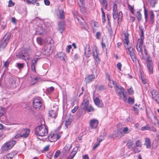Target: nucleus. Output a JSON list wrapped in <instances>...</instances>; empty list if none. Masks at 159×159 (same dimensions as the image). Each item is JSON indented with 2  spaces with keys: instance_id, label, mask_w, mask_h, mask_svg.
<instances>
[{
  "instance_id": "obj_1",
  "label": "nucleus",
  "mask_w": 159,
  "mask_h": 159,
  "mask_svg": "<svg viewBox=\"0 0 159 159\" xmlns=\"http://www.w3.org/2000/svg\"><path fill=\"white\" fill-rule=\"evenodd\" d=\"M48 129L44 125L37 126L35 129V134L39 136L43 137L48 134Z\"/></svg>"
},
{
  "instance_id": "obj_2",
  "label": "nucleus",
  "mask_w": 159,
  "mask_h": 159,
  "mask_svg": "<svg viewBox=\"0 0 159 159\" xmlns=\"http://www.w3.org/2000/svg\"><path fill=\"white\" fill-rule=\"evenodd\" d=\"M113 18L114 19L118 18V23L119 24V22L122 20V12L121 11H120L118 14V13L117 5L115 3L113 4Z\"/></svg>"
},
{
  "instance_id": "obj_3",
  "label": "nucleus",
  "mask_w": 159,
  "mask_h": 159,
  "mask_svg": "<svg viewBox=\"0 0 159 159\" xmlns=\"http://www.w3.org/2000/svg\"><path fill=\"white\" fill-rule=\"evenodd\" d=\"M140 31L141 34L140 35V38L138 39L137 43L136 46V48L138 52L143 54L142 46L143 43L144 33L143 29L141 30Z\"/></svg>"
},
{
  "instance_id": "obj_4",
  "label": "nucleus",
  "mask_w": 159,
  "mask_h": 159,
  "mask_svg": "<svg viewBox=\"0 0 159 159\" xmlns=\"http://www.w3.org/2000/svg\"><path fill=\"white\" fill-rule=\"evenodd\" d=\"M11 37L9 33H7L0 43V51L3 50L7 46Z\"/></svg>"
},
{
  "instance_id": "obj_5",
  "label": "nucleus",
  "mask_w": 159,
  "mask_h": 159,
  "mask_svg": "<svg viewBox=\"0 0 159 159\" xmlns=\"http://www.w3.org/2000/svg\"><path fill=\"white\" fill-rule=\"evenodd\" d=\"M16 143L14 140L10 141L4 143L2 146L1 150L2 151H7L10 149Z\"/></svg>"
},
{
  "instance_id": "obj_6",
  "label": "nucleus",
  "mask_w": 159,
  "mask_h": 159,
  "mask_svg": "<svg viewBox=\"0 0 159 159\" xmlns=\"http://www.w3.org/2000/svg\"><path fill=\"white\" fill-rule=\"evenodd\" d=\"M127 54L129 55L133 62L134 63H136L137 59L136 55L134 52V48L131 46H130L129 48L127 47Z\"/></svg>"
},
{
  "instance_id": "obj_7",
  "label": "nucleus",
  "mask_w": 159,
  "mask_h": 159,
  "mask_svg": "<svg viewBox=\"0 0 159 159\" xmlns=\"http://www.w3.org/2000/svg\"><path fill=\"white\" fill-rule=\"evenodd\" d=\"M53 51V49L50 45H48L45 46L43 50V53L45 55H50Z\"/></svg>"
},
{
  "instance_id": "obj_8",
  "label": "nucleus",
  "mask_w": 159,
  "mask_h": 159,
  "mask_svg": "<svg viewBox=\"0 0 159 159\" xmlns=\"http://www.w3.org/2000/svg\"><path fill=\"white\" fill-rule=\"evenodd\" d=\"M66 28V23L64 20H62L58 23L57 26L58 30L62 34L63 31Z\"/></svg>"
},
{
  "instance_id": "obj_9",
  "label": "nucleus",
  "mask_w": 159,
  "mask_h": 159,
  "mask_svg": "<svg viewBox=\"0 0 159 159\" xmlns=\"http://www.w3.org/2000/svg\"><path fill=\"white\" fill-rule=\"evenodd\" d=\"M42 105V101L38 98L34 99L33 102V106L34 108L39 109Z\"/></svg>"
},
{
  "instance_id": "obj_10",
  "label": "nucleus",
  "mask_w": 159,
  "mask_h": 159,
  "mask_svg": "<svg viewBox=\"0 0 159 159\" xmlns=\"http://www.w3.org/2000/svg\"><path fill=\"white\" fill-rule=\"evenodd\" d=\"M123 34L124 36V45L125 47H127L129 43V34L127 32H125Z\"/></svg>"
},
{
  "instance_id": "obj_11",
  "label": "nucleus",
  "mask_w": 159,
  "mask_h": 159,
  "mask_svg": "<svg viewBox=\"0 0 159 159\" xmlns=\"http://www.w3.org/2000/svg\"><path fill=\"white\" fill-rule=\"evenodd\" d=\"M56 56L57 58L60 59L62 61H67V57L65 53L63 52H58Z\"/></svg>"
},
{
  "instance_id": "obj_12",
  "label": "nucleus",
  "mask_w": 159,
  "mask_h": 159,
  "mask_svg": "<svg viewBox=\"0 0 159 159\" xmlns=\"http://www.w3.org/2000/svg\"><path fill=\"white\" fill-rule=\"evenodd\" d=\"M89 123L90 126L92 129H95L98 125V121L96 119H93L90 120Z\"/></svg>"
},
{
  "instance_id": "obj_13",
  "label": "nucleus",
  "mask_w": 159,
  "mask_h": 159,
  "mask_svg": "<svg viewBox=\"0 0 159 159\" xmlns=\"http://www.w3.org/2000/svg\"><path fill=\"white\" fill-rule=\"evenodd\" d=\"M122 136V132L120 131L119 130H117L115 131V133L114 134L110 135L108 138H113L114 137H120Z\"/></svg>"
},
{
  "instance_id": "obj_14",
  "label": "nucleus",
  "mask_w": 159,
  "mask_h": 159,
  "mask_svg": "<svg viewBox=\"0 0 159 159\" xmlns=\"http://www.w3.org/2000/svg\"><path fill=\"white\" fill-rule=\"evenodd\" d=\"M71 148V144H66L62 151V152L65 154L66 155L69 152Z\"/></svg>"
},
{
  "instance_id": "obj_15",
  "label": "nucleus",
  "mask_w": 159,
  "mask_h": 159,
  "mask_svg": "<svg viewBox=\"0 0 159 159\" xmlns=\"http://www.w3.org/2000/svg\"><path fill=\"white\" fill-rule=\"evenodd\" d=\"M85 55L87 57H89L91 55V52L89 45L87 44L85 48Z\"/></svg>"
},
{
  "instance_id": "obj_16",
  "label": "nucleus",
  "mask_w": 159,
  "mask_h": 159,
  "mask_svg": "<svg viewBox=\"0 0 159 159\" xmlns=\"http://www.w3.org/2000/svg\"><path fill=\"white\" fill-rule=\"evenodd\" d=\"M16 56L18 58H22L25 60H29L30 58L29 53L27 52L24 53V54H21L18 55H17Z\"/></svg>"
},
{
  "instance_id": "obj_17",
  "label": "nucleus",
  "mask_w": 159,
  "mask_h": 159,
  "mask_svg": "<svg viewBox=\"0 0 159 159\" xmlns=\"http://www.w3.org/2000/svg\"><path fill=\"white\" fill-rule=\"evenodd\" d=\"M115 89L119 96L122 97L121 95L124 93V89L123 88H119L117 85H115Z\"/></svg>"
},
{
  "instance_id": "obj_18",
  "label": "nucleus",
  "mask_w": 159,
  "mask_h": 159,
  "mask_svg": "<svg viewBox=\"0 0 159 159\" xmlns=\"http://www.w3.org/2000/svg\"><path fill=\"white\" fill-rule=\"evenodd\" d=\"M30 130L29 129H25L22 130L20 133L22 137L27 138L29 135Z\"/></svg>"
},
{
  "instance_id": "obj_19",
  "label": "nucleus",
  "mask_w": 159,
  "mask_h": 159,
  "mask_svg": "<svg viewBox=\"0 0 159 159\" xmlns=\"http://www.w3.org/2000/svg\"><path fill=\"white\" fill-rule=\"evenodd\" d=\"M40 58H36L33 59L31 61V69L32 71L34 72H36L35 70V64L37 61Z\"/></svg>"
},
{
  "instance_id": "obj_20",
  "label": "nucleus",
  "mask_w": 159,
  "mask_h": 159,
  "mask_svg": "<svg viewBox=\"0 0 159 159\" xmlns=\"http://www.w3.org/2000/svg\"><path fill=\"white\" fill-rule=\"evenodd\" d=\"M17 154L16 152H12L7 154L3 157V159H11Z\"/></svg>"
},
{
  "instance_id": "obj_21",
  "label": "nucleus",
  "mask_w": 159,
  "mask_h": 159,
  "mask_svg": "<svg viewBox=\"0 0 159 159\" xmlns=\"http://www.w3.org/2000/svg\"><path fill=\"white\" fill-rule=\"evenodd\" d=\"M95 77L94 75H88L85 78V81L86 83H89L92 82Z\"/></svg>"
},
{
  "instance_id": "obj_22",
  "label": "nucleus",
  "mask_w": 159,
  "mask_h": 159,
  "mask_svg": "<svg viewBox=\"0 0 159 159\" xmlns=\"http://www.w3.org/2000/svg\"><path fill=\"white\" fill-rule=\"evenodd\" d=\"M76 18L78 21L80 23L81 25H82L84 24V25H85L84 26V28L86 29H87L88 28V25L86 24L85 23V22L84 21V20L83 19V18L82 17H77Z\"/></svg>"
},
{
  "instance_id": "obj_23",
  "label": "nucleus",
  "mask_w": 159,
  "mask_h": 159,
  "mask_svg": "<svg viewBox=\"0 0 159 159\" xmlns=\"http://www.w3.org/2000/svg\"><path fill=\"white\" fill-rule=\"evenodd\" d=\"M147 60L148 61L147 67L149 70V72L150 73H153V67L152 66V63L151 61H149L147 58Z\"/></svg>"
},
{
  "instance_id": "obj_24",
  "label": "nucleus",
  "mask_w": 159,
  "mask_h": 159,
  "mask_svg": "<svg viewBox=\"0 0 159 159\" xmlns=\"http://www.w3.org/2000/svg\"><path fill=\"white\" fill-rule=\"evenodd\" d=\"M77 150V148L76 147L74 148L73 151L67 157V159H72L76 154Z\"/></svg>"
},
{
  "instance_id": "obj_25",
  "label": "nucleus",
  "mask_w": 159,
  "mask_h": 159,
  "mask_svg": "<svg viewBox=\"0 0 159 159\" xmlns=\"http://www.w3.org/2000/svg\"><path fill=\"white\" fill-rule=\"evenodd\" d=\"M89 104V100L88 99L85 98L84 99L82 104V107L83 109L85 110L88 106Z\"/></svg>"
},
{
  "instance_id": "obj_26",
  "label": "nucleus",
  "mask_w": 159,
  "mask_h": 159,
  "mask_svg": "<svg viewBox=\"0 0 159 159\" xmlns=\"http://www.w3.org/2000/svg\"><path fill=\"white\" fill-rule=\"evenodd\" d=\"M94 102L95 104L99 107H103V104L101 103V101L98 98H96L94 100Z\"/></svg>"
},
{
  "instance_id": "obj_27",
  "label": "nucleus",
  "mask_w": 159,
  "mask_h": 159,
  "mask_svg": "<svg viewBox=\"0 0 159 159\" xmlns=\"http://www.w3.org/2000/svg\"><path fill=\"white\" fill-rule=\"evenodd\" d=\"M147 148H150L151 146L150 140L148 138H146L145 139V142L144 144Z\"/></svg>"
},
{
  "instance_id": "obj_28",
  "label": "nucleus",
  "mask_w": 159,
  "mask_h": 159,
  "mask_svg": "<svg viewBox=\"0 0 159 159\" xmlns=\"http://www.w3.org/2000/svg\"><path fill=\"white\" fill-rule=\"evenodd\" d=\"M45 31V29L42 27H39L36 31V34L40 35L43 34Z\"/></svg>"
},
{
  "instance_id": "obj_29",
  "label": "nucleus",
  "mask_w": 159,
  "mask_h": 159,
  "mask_svg": "<svg viewBox=\"0 0 159 159\" xmlns=\"http://www.w3.org/2000/svg\"><path fill=\"white\" fill-rule=\"evenodd\" d=\"M49 116L52 118H56L57 116V110H51L49 112Z\"/></svg>"
},
{
  "instance_id": "obj_30",
  "label": "nucleus",
  "mask_w": 159,
  "mask_h": 159,
  "mask_svg": "<svg viewBox=\"0 0 159 159\" xmlns=\"http://www.w3.org/2000/svg\"><path fill=\"white\" fill-rule=\"evenodd\" d=\"M58 18L60 19H63L65 18V13L63 11L60 10L59 13L57 14Z\"/></svg>"
},
{
  "instance_id": "obj_31",
  "label": "nucleus",
  "mask_w": 159,
  "mask_h": 159,
  "mask_svg": "<svg viewBox=\"0 0 159 159\" xmlns=\"http://www.w3.org/2000/svg\"><path fill=\"white\" fill-rule=\"evenodd\" d=\"M48 139L51 142H53L57 141L55 134H51L49 135L48 136Z\"/></svg>"
},
{
  "instance_id": "obj_32",
  "label": "nucleus",
  "mask_w": 159,
  "mask_h": 159,
  "mask_svg": "<svg viewBox=\"0 0 159 159\" xmlns=\"http://www.w3.org/2000/svg\"><path fill=\"white\" fill-rule=\"evenodd\" d=\"M99 1L103 7L106 9L107 6V2L106 0H99Z\"/></svg>"
},
{
  "instance_id": "obj_33",
  "label": "nucleus",
  "mask_w": 159,
  "mask_h": 159,
  "mask_svg": "<svg viewBox=\"0 0 159 159\" xmlns=\"http://www.w3.org/2000/svg\"><path fill=\"white\" fill-rule=\"evenodd\" d=\"M127 146L129 149L133 148H134V145L133 142L130 140L128 141L127 144Z\"/></svg>"
},
{
  "instance_id": "obj_34",
  "label": "nucleus",
  "mask_w": 159,
  "mask_h": 159,
  "mask_svg": "<svg viewBox=\"0 0 159 159\" xmlns=\"http://www.w3.org/2000/svg\"><path fill=\"white\" fill-rule=\"evenodd\" d=\"M151 93L152 97L154 99H155L157 97L159 96V95L158 92L155 90H153L152 91Z\"/></svg>"
},
{
  "instance_id": "obj_35",
  "label": "nucleus",
  "mask_w": 159,
  "mask_h": 159,
  "mask_svg": "<svg viewBox=\"0 0 159 159\" xmlns=\"http://www.w3.org/2000/svg\"><path fill=\"white\" fill-rule=\"evenodd\" d=\"M115 85H117L116 83H115L113 80H111L109 81L108 86L112 88L113 86L115 87Z\"/></svg>"
},
{
  "instance_id": "obj_36",
  "label": "nucleus",
  "mask_w": 159,
  "mask_h": 159,
  "mask_svg": "<svg viewBox=\"0 0 159 159\" xmlns=\"http://www.w3.org/2000/svg\"><path fill=\"white\" fill-rule=\"evenodd\" d=\"M93 57L98 56V52L97 48L96 47L93 49Z\"/></svg>"
},
{
  "instance_id": "obj_37",
  "label": "nucleus",
  "mask_w": 159,
  "mask_h": 159,
  "mask_svg": "<svg viewBox=\"0 0 159 159\" xmlns=\"http://www.w3.org/2000/svg\"><path fill=\"white\" fill-rule=\"evenodd\" d=\"M84 110L87 111L88 112H89L93 111L94 108L91 106H88Z\"/></svg>"
},
{
  "instance_id": "obj_38",
  "label": "nucleus",
  "mask_w": 159,
  "mask_h": 159,
  "mask_svg": "<svg viewBox=\"0 0 159 159\" xmlns=\"http://www.w3.org/2000/svg\"><path fill=\"white\" fill-rule=\"evenodd\" d=\"M78 4L80 7H83L84 5V0H78Z\"/></svg>"
},
{
  "instance_id": "obj_39",
  "label": "nucleus",
  "mask_w": 159,
  "mask_h": 159,
  "mask_svg": "<svg viewBox=\"0 0 159 159\" xmlns=\"http://www.w3.org/2000/svg\"><path fill=\"white\" fill-rule=\"evenodd\" d=\"M150 129V127L149 125L143 126L141 127V130L142 131L148 130Z\"/></svg>"
},
{
  "instance_id": "obj_40",
  "label": "nucleus",
  "mask_w": 159,
  "mask_h": 159,
  "mask_svg": "<svg viewBox=\"0 0 159 159\" xmlns=\"http://www.w3.org/2000/svg\"><path fill=\"white\" fill-rule=\"evenodd\" d=\"M54 88L52 86H51L46 89V92L48 93H50L51 92L54 91Z\"/></svg>"
},
{
  "instance_id": "obj_41",
  "label": "nucleus",
  "mask_w": 159,
  "mask_h": 159,
  "mask_svg": "<svg viewBox=\"0 0 159 159\" xmlns=\"http://www.w3.org/2000/svg\"><path fill=\"white\" fill-rule=\"evenodd\" d=\"M154 18V14L152 11H151L150 13V20L151 21H153Z\"/></svg>"
},
{
  "instance_id": "obj_42",
  "label": "nucleus",
  "mask_w": 159,
  "mask_h": 159,
  "mask_svg": "<svg viewBox=\"0 0 159 159\" xmlns=\"http://www.w3.org/2000/svg\"><path fill=\"white\" fill-rule=\"evenodd\" d=\"M137 15L136 17L138 21H140L141 19L142 15L140 12L139 11H137Z\"/></svg>"
},
{
  "instance_id": "obj_43",
  "label": "nucleus",
  "mask_w": 159,
  "mask_h": 159,
  "mask_svg": "<svg viewBox=\"0 0 159 159\" xmlns=\"http://www.w3.org/2000/svg\"><path fill=\"white\" fill-rule=\"evenodd\" d=\"M37 41L38 43L40 45H41L43 42V39H42L40 37L37 38Z\"/></svg>"
},
{
  "instance_id": "obj_44",
  "label": "nucleus",
  "mask_w": 159,
  "mask_h": 159,
  "mask_svg": "<svg viewBox=\"0 0 159 159\" xmlns=\"http://www.w3.org/2000/svg\"><path fill=\"white\" fill-rule=\"evenodd\" d=\"M17 66L19 69H20L24 67V64L23 63H17Z\"/></svg>"
},
{
  "instance_id": "obj_45",
  "label": "nucleus",
  "mask_w": 159,
  "mask_h": 159,
  "mask_svg": "<svg viewBox=\"0 0 159 159\" xmlns=\"http://www.w3.org/2000/svg\"><path fill=\"white\" fill-rule=\"evenodd\" d=\"M123 131L125 133V134H127L130 131V130L127 127L124 128Z\"/></svg>"
},
{
  "instance_id": "obj_46",
  "label": "nucleus",
  "mask_w": 159,
  "mask_h": 159,
  "mask_svg": "<svg viewBox=\"0 0 159 159\" xmlns=\"http://www.w3.org/2000/svg\"><path fill=\"white\" fill-rule=\"evenodd\" d=\"M128 8L132 14H134V7L132 6H131L130 5H128Z\"/></svg>"
},
{
  "instance_id": "obj_47",
  "label": "nucleus",
  "mask_w": 159,
  "mask_h": 159,
  "mask_svg": "<svg viewBox=\"0 0 159 159\" xmlns=\"http://www.w3.org/2000/svg\"><path fill=\"white\" fill-rule=\"evenodd\" d=\"M128 102L129 104H133L134 102V98H129L128 99Z\"/></svg>"
},
{
  "instance_id": "obj_48",
  "label": "nucleus",
  "mask_w": 159,
  "mask_h": 159,
  "mask_svg": "<svg viewBox=\"0 0 159 159\" xmlns=\"http://www.w3.org/2000/svg\"><path fill=\"white\" fill-rule=\"evenodd\" d=\"M142 144L141 141L139 140H137L136 142V146L137 147H140L141 146Z\"/></svg>"
},
{
  "instance_id": "obj_49",
  "label": "nucleus",
  "mask_w": 159,
  "mask_h": 159,
  "mask_svg": "<svg viewBox=\"0 0 159 159\" xmlns=\"http://www.w3.org/2000/svg\"><path fill=\"white\" fill-rule=\"evenodd\" d=\"M144 16H145V19H146V20H148V10L145 9L144 10Z\"/></svg>"
},
{
  "instance_id": "obj_50",
  "label": "nucleus",
  "mask_w": 159,
  "mask_h": 159,
  "mask_svg": "<svg viewBox=\"0 0 159 159\" xmlns=\"http://www.w3.org/2000/svg\"><path fill=\"white\" fill-rule=\"evenodd\" d=\"M71 45H69L67 46L66 48V52L68 53H69L70 51V49L71 48Z\"/></svg>"
},
{
  "instance_id": "obj_51",
  "label": "nucleus",
  "mask_w": 159,
  "mask_h": 159,
  "mask_svg": "<svg viewBox=\"0 0 159 159\" xmlns=\"http://www.w3.org/2000/svg\"><path fill=\"white\" fill-rule=\"evenodd\" d=\"M104 138L103 137L100 136L97 139V141H98V143H99L100 144L101 142L104 140Z\"/></svg>"
},
{
  "instance_id": "obj_52",
  "label": "nucleus",
  "mask_w": 159,
  "mask_h": 159,
  "mask_svg": "<svg viewBox=\"0 0 159 159\" xmlns=\"http://www.w3.org/2000/svg\"><path fill=\"white\" fill-rule=\"evenodd\" d=\"M61 152L59 150H57L55 153L54 157L55 158H57Z\"/></svg>"
},
{
  "instance_id": "obj_53",
  "label": "nucleus",
  "mask_w": 159,
  "mask_h": 159,
  "mask_svg": "<svg viewBox=\"0 0 159 159\" xmlns=\"http://www.w3.org/2000/svg\"><path fill=\"white\" fill-rule=\"evenodd\" d=\"M71 123V121L70 120H67L65 122V125L67 127V126L70 125Z\"/></svg>"
},
{
  "instance_id": "obj_54",
  "label": "nucleus",
  "mask_w": 159,
  "mask_h": 159,
  "mask_svg": "<svg viewBox=\"0 0 159 159\" xmlns=\"http://www.w3.org/2000/svg\"><path fill=\"white\" fill-rule=\"evenodd\" d=\"M101 33L100 31L97 32L96 34V37L97 39H100V36L101 35Z\"/></svg>"
},
{
  "instance_id": "obj_55",
  "label": "nucleus",
  "mask_w": 159,
  "mask_h": 159,
  "mask_svg": "<svg viewBox=\"0 0 159 159\" xmlns=\"http://www.w3.org/2000/svg\"><path fill=\"white\" fill-rule=\"evenodd\" d=\"M73 57L75 60H77L79 58V56L78 53H75Z\"/></svg>"
},
{
  "instance_id": "obj_56",
  "label": "nucleus",
  "mask_w": 159,
  "mask_h": 159,
  "mask_svg": "<svg viewBox=\"0 0 159 159\" xmlns=\"http://www.w3.org/2000/svg\"><path fill=\"white\" fill-rule=\"evenodd\" d=\"M15 5V3L12 2L11 0H10L9 1V4L8 6L9 7H11V6H14Z\"/></svg>"
},
{
  "instance_id": "obj_57",
  "label": "nucleus",
  "mask_w": 159,
  "mask_h": 159,
  "mask_svg": "<svg viewBox=\"0 0 159 159\" xmlns=\"http://www.w3.org/2000/svg\"><path fill=\"white\" fill-rule=\"evenodd\" d=\"M122 97H120L121 98H122L123 100L125 101H126L127 100V97H126L125 95L124 94V93H123L121 95Z\"/></svg>"
},
{
  "instance_id": "obj_58",
  "label": "nucleus",
  "mask_w": 159,
  "mask_h": 159,
  "mask_svg": "<svg viewBox=\"0 0 159 159\" xmlns=\"http://www.w3.org/2000/svg\"><path fill=\"white\" fill-rule=\"evenodd\" d=\"M94 58L95 59V61L97 64H98L100 62V60L99 59V58L98 57V56L96 57H94Z\"/></svg>"
},
{
  "instance_id": "obj_59",
  "label": "nucleus",
  "mask_w": 159,
  "mask_h": 159,
  "mask_svg": "<svg viewBox=\"0 0 159 159\" xmlns=\"http://www.w3.org/2000/svg\"><path fill=\"white\" fill-rule=\"evenodd\" d=\"M133 151L136 153L139 152L140 151L138 149V148L135 147L133 148Z\"/></svg>"
},
{
  "instance_id": "obj_60",
  "label": "nucleus",
  "mask_w": 159,
  "mask_h": 159,
  "mask_svg": "<svg viewBox=\"0 0 159 159\" xmlns=\"http://www.w3.org/2000/svg\"><path fill=\"white\" fill-rule=\"evenodd\" d=\"M78 106H75V107L74 109H73L72 110H71V112L72 113H75V112L77 111V110L78 109Z\"/></svg>"
},
{
  "instance_id": "obj_61",
  "label": "nucleus",
  "mask_w": 159,
  "mask_h": 159,
  "mask_svg": "<svg viewBox=\"0 0 159 159\" xmlns=\"http://www.w3.org/2000/svg\"><path fill=\"white\" fill-rule=\"evenodd\" d=\"M121 66L122 65L121 63L120 62H118L117 65V68L119 70H121Z\"/></svg>"
},
{
  "instance_id": "obj_62",
  "label": "nucleus",
  "mask_w": 159,
  "mask_h": 159,
  "mask_svg": "<svg viewBox=\"0 0 159 159\" xmlns=\"http://www.w3.org/2000/svg\"><path fill=\"white\" fill-rule=\"evenodd\" d=\"M100 143H98H98H95L94 145V146L93 148V149L94 150L96 148H97L99 145Z\"/></svg>"
},
{
  "instance_id": "obj_63",
  "label": "nucleus",
  "mask_w": 159,
  "mask_h": 159,
  "mask_svg": "<svg viewBox=\"0 0 159 159\" xmlns=\"http://www.w3.org/2000/svg\"><path fill=\"white\" fill-rule=\"evenodd\" d=\"M92 25H93V26H94V27H98V23L95 21L92 22Z\"/></svg>"
},
{
  "instance_id": "obj_64",
  "label": "nucleus",
  "mask_w": 159,
  "mask_h": 159,
  "mask_svg": "<svg viewBox=\"0 0 159 159\" xmlns=\"http://www.w3.org/2000/svg\"><path fill=\"white\" fill-rule=\"evenodd\" d=\"M9 64V61H6L4 63V66L7 67L8 66Z\"/></svg>"
}]
</instances>
